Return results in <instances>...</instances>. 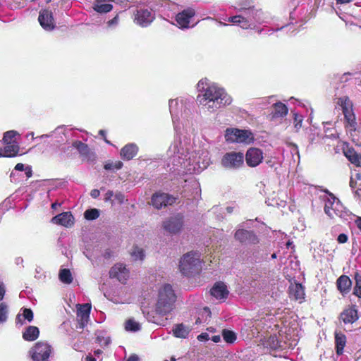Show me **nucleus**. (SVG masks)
Returning <instances> with one entry per match:
<instances>
[{"label":"nucleus","instance_id":"nucleus-1","mask_svg":"<svg viewBox=\"0 0 361 361\" xmlns=\"http://www.w3.org/2000/svg\"><path fill=\"white\" fill-rule=\"evenodd\" d=\"M197 90L199 94L197 97V102L209 112H214L232 102L231 97L224 89L211 83L207 78L198 82Z\"/></svg>","mask_w":361,"mask_h":361},{"label":"nucleus","instance_id":"nucleus-2","mask_svg":"<svg viewBox=\"0 0 361 361\" xmlns=\"http://www.w3.org/2000/svg\"><path fill=\"white\" fill-rule=\"evenodd\" d=\"M324 203L325 214L331 219L338 217L345 224H354L355 226H361V216H358L346 209L340 200L332 193L327 190L319 196Z\"/></svg>","mask_w":361,"mask_h":361},{"label":"nucleus","instance_id":"nucleus-3","mask_svg":"<svg viewBox=\"0 0 361 361\" xmlns=\"http://www.w3.org/2000/svg\"><path fill=\"white\" fill-rule=\"evenodd\" d=\"M185 143L183 144L180 138L176 135L173 142L170 146L168 153L169 161L168 166L170 171L192 173L196 170V167L191 164L190 157H188V152Z\"/></svg>","mask_w":361,"mask_h":361},{"label":"nucleus","instance_id":"nucleus-4","mask_svg":"<svg viewBox=\"0 0 361 361\" xmlns=\"http://www.w3.org/2000/svg\"><path fill=\"white\" fill-rule=\"evenodd\" d=\"M269 15L260 8H250L238 15L229 17L228 21L243 29L255 28L257 25L268 22Z\"/></svg>","mask_w":361,"mask_h":361},{"label":"nucleus","instance_id":"nucleus-5","mask_svg":"<svg viewBox=\"0 0 361 361\" xmlns=\"http://www.w3.org/2000/svg\"><path fill=\"white\" fill-rule=\"evenodd\" d=\"M176 296L172 286L165 284L159 290L155 312L160 316H166L173 309Z\"/></svg>","mask_w":361,"mask_h":361},{"label":"nucleus","instance_id":"nucleus-6","mask_svg":"<svg viewBox=\"0 0 361 361\" xmlns=\"http://www.w3.org/2000/svg\"><path fill=\"white\" fill-rule=\"evenodd\" d=\"M201 254L198 252H189L185 254L180 260V271L185 276L197 273L201 269Z\"/></svg>","mask_w":361,"mask_h":361},{"label":"nucleus","instance_id":"nucleus-7","mask_svg":"<svg viewBox=\"0 0 361 361\" xmlns=\"http://www.w3.org/2000/svg\"><path fill=\"white\" fill-rule=\"evenodd\" d=\"M142 2V0H140ZM147 8H140L135 14L134 21L141 27H147L154 19L157 10L155 0H145L143 2Z\"/></svg>","mask_w":361,"mask_h":361},{"label":"nucleus","instance_id":"nucleus-8","mask_svg":"<svg viewBox=\"0 0 361 361\" xmlns=\"http://www.w3.org/2000/svg\"><path fill=\"white\" fill-rule=\"evenodd\" d=\"M169 110L171 114L173 128L176 133L180 130V127L177 124V121L179 118V115L183 116V115L187 116L188 111H189V102L187 100L180 99H170L169 102Z\"/></svg>","mask_w":361,"mask_h":361},{"label":"nucleus","instance_id":"nucleus-9","mask_svg":"<svg viewBox=\"0 0 361 361\" xmlns=\"http://www.w3.org/2000/svg\"><path fill=\"white\" fill-rule=\"evenodd\" d=\"M225 139L229 142L250 144L253 142L254 136L250 131L247 130L228 128L226 130Z\"/></svg>","mask_w":361,"mask_h":361},{"label":"nucleus","instance_id":"nucleus-10","mask_svg":"<svg viewBox=\"0 0 361 361\" xmlns=\"http://www.w3.org/2000/svg\"><path fill=\"white\" fill-rule=\"evenodd\" d=\"M244 161V154L242 152H231L226 153L221 161V165L228 169L240 168Z\"/></svg>","mask_w":361,"mask_h":361},{"label":"nucleus","instance_id":"nucleus-11","mask_svg":"<svg viewBox=\"0 0 361 361\" xmlns=\"http://www.w3.org/2000/svg\"><path fill=\"white\" fill-rule=\"evenodd\" d=\"M51 347L45 342H38L30 350V353L34 361H47Z\"/></svg>","mask_w":361,"mask_h":361},{"label":"nucleus","instance_id":"nucleus-12","mask_svg":"<svg viewBox=\"0 0 361 361\" xmlns=\"http://www.w3.org/2000/svg\"><path fill=\"white\" fill-rule=\"evenodd\" d=\"M176 202V198L164 192H157L152 197L151 202L156 209H161L163 207L172 205Z\"/></svg>","mask_w":361,"mask_h":361},{"label":"nucleus","instance_id":"nucleus-13","mask_svg":"<svg viewBox=\"0 0 361 361\" xmlns=\"http://www.w3.org/2000/svg\"><path fill=\"white\" fill-rule=\"evenodd\" d=\"M263 152L259 148L251 147L245 154L246 164L250 167L258 166L263 160Z\"/></svg>","mask_w":361,"mask_h":361},{"label":"nucleus","instance_id":"nucleus-14","mask_svg":"<svg viewBox=\"0 0 361 361\" xmlns=\"http://www.w3.org/2000/svg\"><path fill=\"white\" fill-rule=\"evenodd\" d=\"M195 11L192 8H188L178 13L176 16V21L180 28L185 29L190 27V20L194 17Z\"/></svg>","mask_w":361,"mask_h":361},{"label":"nucleus","instance_id":"nucleus-15","mask_svg":"<svg viewBox=\"0 0 361 361\" xmlns=\"http://www.w3.org/2000/svg\"><path fill=\"white\" fill-rule=\"evenodd\" d=\"M235 238L243 244H256L258 243L257 235L253 232L244 228L238 229L235 232Z\"/></svg>","mask_w":361,"mask_h":361},{"label":"nucleus","instance_id":"nucleus-16","mask_svg":"<svg viewBox=\"0 0 361 361\" xmlns=\"http://www.w3.org/2000/svg\"><path fill=\"white\" fill-rule=\"evenodd\" d=\"M38 20L41 26L46 30H52L55 27V23L51 11L44 9L40 11Z\"/></svg>","mask_w":361,"mask_h":361},{"label":"nucleus","instance_id":"nucleus-17","mask_svg":"<svg viewBox=\"0 0 361 361\" xmlns=\"http://www.w3.org/2000/svg\"><path fill=\"white\" fill-rule=\"evenodd\" d=\"M111 278L117 279L120 282L125 283L129 276V271L122 264L114 265L109 271Z\"/></svg>","mask_w":361,"mask_h":361},{"label":"nucleus","instance_id":"nucleus-18","mask_svg":"<svg viewBox=\"0 0 361 361\" xmlns=\"http://www.w3.org/2000/svg\"><path fill=\"white\" fill-rule=\"evenodd\" d=\"M286 195L283 192H273L266 200L268 206L284 208L286 205Z\"/></svg>","mask_w":361,"mask_h":361},{"label":"nucleus","instance_id":"nucleus-19","mask_svg":"<svg viewBox=\"0 0 361 361\" xmlns=\"http://www.w3.org/2000/svg\"><path fill=\"white\" fill-rule=\"evenodd\" d=\"M51 223L61 226H72L75 224V221L71 212H66L53 217Z\"/></svg>","mask_w":361,"mask_h":361},{"label":"nucleus","instance_id":"nucleus-20","mask_svg":"<svg viewBox=\"0 0 361 361\" xmlns=\"http://www.w3.org/2000/svg\"><path fill=\"white\" fill-rule=\"evenodd\" d=\"M211 295L217 300H224L228 295L227 286L223 282H217L210 290Z\"/></svg>","mask_w":361,"mask_h":361},{"label":"nucleus","instance_id":"nucleus-21","mask_svg":"<svg viewBox=\"0 0 361 361\" xmlns=\"http://www.w3.org/2000/svg\"><path fill=\"white\" fill-rule=\"evenodd\" d=\"M290 298L296 300H303L305 298L304 287L299 283H290L288 288Z\"/></svg>","mask_w":361,"mask_h":361},{"label":"nucleus","instance_id":"nucleus-22","mask_svg":"<svg viewBox=\"0 0 361 361\" xmlns=\"http://www.w3.org/2000/svg\"><path fill=\"white\" fill-rule=\"evenodd\" d=\"M336 286L340 293L343 295H345L350 292L352 281L348 276L342 275L337 279Z\"/></svg>","mask_w":361,"mask_h":361},{"label":"nucleus","instance_id":"nucleus-23","mask_svg":"<svg viewBox=\"0 0 361 361\" xmlns=\"http://www.w3.org/2000/svg\"><path fill=\"white\" fill-rule=\"evenodd\" d=\"M5 147L0 148V157H16L20 149L18 143L4 144Z\"/></svg>","mask_w":361,"mask_h":361},{"label":"nucleus","instance_id":"nucleus-24","mask_svg":"<svg viewBox=\"0 0 361 361\" xmlns=\"http://www.w3.org/2000/svg\"><path fill=\"white\" fill-rule=\"evenodd\" d=\"M138 148L135 144H128L124 146L121 150V156L123 159L130 160L137 153Z\"/></svg>","mask_w":361,"mask_h":361},{"label":"nucleus","instance_id":"nucleus-25","mask_svg":"<svg viewBox=\"0 0 361 361\" xmlns=\"http://www.w3.org/2000/svg\"><path fill=\"white\" fill-rule=\"evenodd\" d=\"M90 310L91 306L87 303L80 305L78 309L77 317L82 326H84V324L87 322L90 317Z\"/></svg>","mask_w":361,"mask_h":361},{"label":"nucleus","instance_id":"nucleus-26","mask_svg":"<svg viewBox=\"0 0 361 361\" xmlns=\"http://www.w3.org/2000/svg\"><path fill=\"white\" fill-rule=\"evenodd\" d=\"M344 154L350 163L356 166L361 167V155L355 152L353 148L345 149Z\"/></svg>","mask_w":361,"mask_h":361},{"label":"nucleus","instance_id":"nucleus-27","mask_svg":"<svg viewBox=\"0 0 361 361\" xmlns=\"http://www.w3.org/2000/svg\"><path fill=\"white\" fill-rule=\"evenodd\" d=\"M341 319L345 324H352L358 319L357 312L355 308L347 309L341 314Z\"/></svg>","mask_w":361,"mask_h":361},{"label":"nucleus","instance_id":"nucleus-28","mask_svg":"<svg viewBox=\"0 0 361 361\" xmlns=\"http://www.w3.org/2000/svg\"><path fill=\"white\" fill-rule=\"evenodd\" d=\"M106 0H95L93 4V9L99 13H106L113 9V6L106 4Z\"/></svg>","mask_w":361,"mask_h":361},{"label":"nucleus","instance_id":"nucleus-29","mask_svg":"<svg viewBox=\"0 0 361 361\" xmlns=\"http://www.w3.org/2000/svg\"><path fill=\"white\" fill-rule=\"evenodd\" d=\"M191 331L190 326L183 324H176L173 328V334L177 338H185Z\"/></svg>","mask_w":361,"mask_h":361},{"label":"nucleus","instance_id":"nucleus-30","mask_svg":"<svg viewBox=\"0 0 361 361\" xmlns=\"http://www.w3.org/2000/svg\"><path fill=\"white\" fill-rule=\"evenodd\" d=\"M72 147L75 148L78 151L82 157H83L84 158H86V159L90 158L91 152H90V148L88 147L87 145H86L85 143H84L81 141L77 140L72 143Z\"/></svg>","mask_w":361,"mask_h":361},{"label":"nucleus","instance_id":"nucleus-31","mask_svg":"<svg viewBox=\"0 0 361 361\" xmlns=\"http://www.w3.org/2000/svg\"><path fill=\"white\" fill-rule=\"evenodd\" d=\"M345 121V128L350 131H355L357 128V122L355 116L353 111L343 113Z\"/></svg>","mask_w":361,"mask_h":361},{"label":"nucleus","instance_id":"nucleus-32","mask_svg":"<svg viewBox=\"0 0 361 361\" xmlns=\"http://www.w3.org/2000/svg\"><path fill=\"white\" fill-rule=\"evenodd\" d=\"M273 117L283 118L288 114V109L286 104L279 102L273 104Z\"/></svg>","mask_w":361,"mask_h":361},{"label":"nucleus","instance_id":"nucleus-33","mask_svg":"<svg viewBox=\"0 0 361 361\" xmlns=\"http://www.w3.org/2000/svg\"><path fill=\"white\" fill-rule=\"evenodd\" d=\"M39 334V331L37 326H30L23 332V338L25 341H33L38 338Z\"/></svg>","mask_w":361,"mask_h":361},{"label":"nucleus","instance_id":"nucleus-34","mask_svg":"<svg viewBox=\"0 0 361 361\" xmlns=\"http://www.w3.org/2000/svg\"><path fill=\"white\" fill-rule=\"evenodd\" d=\"M335 343H336V354L338 355H342L343 353L344 347L345 346V343H346L345 336L343 334L336 333Z\"/></svg>","mask_w":361,"mask_h":361},{"label":"nucleus","instance_id":"nucleus-35","mask_svg":"<svg viewBox=\"0 0 361 361\" xmlns=\"http://www.w3.org/2000/svg\"><path fill=\"white\" fill-rule=\"evenodd\" d=\"M281 343L276 335H271L266 339L264 345L267 348L276 350L283 347Z\"/></svg>","mask_w":361,"mask_h":361},{"label":"nucleus","instance_id":"nucleus-36","mask_svg":"<svg viewBox=\"0 0 361 361\" xmlns=\"http://www.w3.org/2000/svg\"><path fill=\"white\" fill-rule=\"evenodd\" d=\"M23 319H27L31 322L33 319V312L30 309L24 308L23 310V314H18L16 319V324L23 325Z\"/></svg>","mask_w":361,"mask_h":361},{"label":"nucleus","instance_id":"nucleus-37","mask_svg":"<svg viewBox=\"0 0 361 361\" xmlns=\"http://www.w3.org/2000/svg\"><path fill=\"white\" fill-rule=\"evenodd\" d=\"M337 104L341 106L343 113L353 111V104L348 97L338 98Z\"/></svg>","mask_w":361,"mask_h":361},{"label":"nucleus","instance_id":"nucleus-38","mask_svg":"<svg viewBox=\"0 0 361 361\" xmlns=\"http://www.w3.org/2000/svg\"><path fill=\"white\" fill-rule=\"evenodd\" d=\"M97 342L102 346L108 345L111 343V338L104 331H97L96 334Z\"/></svg>","mask_w":361,"mask_h":361},{"label":"nucleus","instance_id":"nucleus-39","mask_svg":"<svg viewBox=\"0 0 361 361\" xmlns=\"http://www.w3.org/2000/svg\"><path fill=\"white\" fill-rule=\"evenodd\" d=\"M18 135V133L16 130H8L4 133L2 142L4 144L9 143H18L15 137Z\"/></svg>","mask_w":361,"mask_h":361},{"label":"nucleus","instance_id":"nucleus-40","mask_svg":"<svg viewBox=\"0 0 361 361\" xmlns=\"http://www.w3.org/2000/svg\"><path fill=\"white\" fill-rule=\"evenodd\" d=\"M59 279L61 282L70 284L73 281L72 274L69 269H63L59 272Z\"/></svg>","mask_w":361,"mask_h":361},{"label":"nucleus","instance_id":"nucleus-41","mask_svg":"<svg viewBox=\"0 0 361 361\" xmlns=\"http://www.w3.org/2000/svg\"><path fill=\"white\" fill-rule=\"evenodd\" d=\"M254 8L255 7L252 6V2L250 0H242L238 3V6L235 7V9L240 13L245 11V10Z\"/></svg>","mask_w":361,"mask_h":361},{"label":"nucleus","instance_id":"nucleus-42","mask_svg":"<svg viewBox=\"0 0 361 361\" xmlns=\"http://www.w3.org/2000/svg\"><path fill=\"white\" fill-rule=\"evenodd\" d=\"M222 336L224 340L228 343H233L237 338L236 334L233 331L228 329L223 330Z\"/></svg>","mask_w":361,"mask_h":361},{"label":"nucleus","instance_id":"nucleus-43","mask_svg":"<svg viewBox=\"0 0 361 361\" xmlns=\"http://www.w3.org/2000/svg\"><path fill=\"white\" fill-rule=\"evenodd\" d=\"M130 255L133 257V260H143L145 257V253L143 249L135 246L133 247L132 251L130 252Z\"/></svg>","mask_w":361,"mask_h":361},{"label":"nucleus","instance_id":"nucleus-44","mask_svg":"<svg viewBox=\"0 0 361 361\" xmlns=\"http://www.w3.org/2000/svg\"><path fill=\"white\" fill-rule=\"evenodd\" d=\"M125 329L128 331H137L140 329V325L134 319H130L126 322Z\"/></svg>","mask_w":361,"mask_h":361},{"label":"nucleus","instance_id":"nucleus-45","mask_svg":"<svg viewBox=\"0 0 361 361\" xmlns=\"http://www.w3.org/2000/svg\"><path fill=\"white\" fill-rule=\"evenodd\" d=\"M100 211L98 209H90L85 212L84 217L87 220H94L99 216Z\"/></svg>","mask_w":361,"mask_h":361},{"label":"nucleus","instance_id":"nucleus-46","mask_svg":"<svg viewBox=\"0 0 361 361\" xmlns=\"http://www.w3.org/2000/svg\"><path fill=\"white\" fill-rule=\"evenodd\" d=\"M8 312V305L5 302L0 303V324L6 321Z\"/></svg>","mask_w":361,"mask_h":361},{"label":"nucleus","instance_id":"nucleus-47","mask_svg":"<svg viewBox=\"0 0 361 361\" xmlns=\"http://www.w3.org/2000/svg\"><path fill=\"white\" fill-rule=\"evenodd\" d=\"M123 166V163L121 161H116L114 162H108L105 164L104 169L106 170H118Z\"/></svg>","mask_w":361,"mask_h":361},{"label":"nucleus","instance_id":"nucleus-48","mask_svg":"<svg viewBox=\"0 0 361 361\" xmlns=\"http://www.w3.org/2000/svg\"><path fill=\"white\" fill-rule=\"evenodd\" d=\"M294 126L296 130H298L302 127L303 117L302 115L295 113L294 114Z\"/></svg>","mask_w":361,"mask_h":361},{"label":"nucleus","instance_id":"nucleus-49","mask_svg":"<svg viewBox=\"0 0 361 361\" xmlns=\"http://www.w3.org/2000/svg\"><path fill=\"white\" fill-rule=\"evenodd\" d=\"M171 224L172 226H182L184 224L183 216L181 214H178L173 218Z\"/></svg>","mask_w":361,"mask_h":361},{"label":"nucleus","instance_id":"nucleus-50","mask_svg":"<svg viewBox=\"0 0 361 361\" xmlns=\"http://www.w3.org/2000/svg\"><path fill=\"white\" fill-rule=\"evenodd\" d=\"M114 199L118 204H122L124 202L125 196L123 193L117 192L114 194Z\"/></svg>","mask_w":361,"mask_h":361},{"label":"nucleus","instance_id":"nucleus-51","mask_svg":"<svg viewBox=\"0 0 361 361\" xmlns=\"http://www.w3.org/2000/svg\"><path fill=\"white\" fill-rule=\"evenodd\" d=\"M118 22H119V18H118V16L116 15L114 18H112L111 20H110L107 22L108 27H116L118 25Z\"/></svg>","mask_w":361,"mask_h":361},{"label":"nucleus","instance_id":"nucleus-52","mask_svg":"<svg viewBox=\"0 0 361 361\" xmlns=\"http://www.w3.org/2000/svg\"><path fill=\"white\" fill-rule=\"evenodd\" d=\"M348 238L345 233H341L338 236L337 240L339 243H345L347 242Z\"/></svg>","mask_w":361,"mask_h":361},{"label":"nucleus","instance_id":"nucleus-53","mask_svg":"<svg viewBox=\"0 0 361 361\" xmlns=\"http://www.w3.org/2000/svg\"><path fill=\"white\" fill-rule=\"evenodd\" d=\"M6 289L4 284L2 282H0V301H1L5 295Z\"/></svg>","mask_w":361,"mask_h":361},{"label":"nucleus","instance_id":"nucleus-54","mask_svg":"<svg viewBox=\"0 0 361 361\" xmlns=\"http://www.w3.org/2000/svg\"><path fill=\"white\" fill-rule=\"evenodd\" d=\"M355 285L361 287V274L356 272L355 274Z\"/></svg>","mask_w":361,"mask_h":361},{"label":"nucleus","instance_id":"nucleus-55","mask_svg":"<svg viewBox=\"0 0 361 361\" xmlns=\"http://www.w3.org/2000/svg\"><path fill=\"white\" fill-rule=\"evenodd\" d=\"M353 294L359 298H361V287L355 286L353 289Z\"/></svg>","mask_w":361,"mask_h":361},{"label":"nucleus","instance_id":"nucleus-56","mask_svg":"<svg viewBox=\"0 0 361 361\" xmlns=\"http://www.w3.org/2000/svg\"><path fill=\"white\" fill-rule=\"evenodd\" d=\"M180 227H174V226H172V227H164L166 231V232H169V233H176V232H178L179 230H180Z\"/></svg>","mask_w":361,"mask_h":361},{"label":"nucleus","instance_id":"nucleus-57","mask_svg":"<svg viewBox=\"0 0 361 361\" xmlns=\"http://www.w3.org/2000/svg\"><path fill=\"white\" fill-rule=\"evenodd\" d=\"M114 197V193L111 190H108L105 194L104 200L106 201H110L111 200V198Z\"/></svg>","mask_w":361,"mask_h":361},{"label":"nucleus","instance_id":"nucleus-58","mask_svg":"<svg viewBox=\"0 0 361 361\" xmlns=\"http://www.w3.org/2000/svg\"><path fill=\"white\" fill-rule=\"evenodd\" d=\"M25 175L27 178H30L32 176V167L30 166H27L25 167Z\"/></svg>","mask_w":361,"mask_h":361},{"label":"nucleus","instance_id":"nucleus-59","mask_svg":"<svg viewBox=\"0 0 361 361\" xmlns=\"http://www.w3.org/2000/svg\"><path fill=\"white\" fill-rule=\"evenodd\" d=\"M351 176H354L355 180L356 181H360L361 180V172L355 171V172L352 174Z\"/></svg>","mask_w":361,"mask_h":361},{"label":"nucleus","instance_id":"nucleus-60","mask_svg":"<svg viewBox=\"0 0 361 361\" xmlns=\"http://www.w3.org/2000/svg\"><path fill=\"white\" fill-rule=\"evenodd\" d=\"M100 192L97 189H94L91 191L90 195L92 198H97L99 196Z\"/></svg>","mask_w":361,"mask_h":361},{"label":"nucleus","instance_id":"nucleus-61","mask_svg":"<svg viewBox=\"0 0 361 361\" xmlns=\"http://www.w3.org/2000/svg\"><path fill=\"white\" fill-rule=\"evenodd\" d=\"M25 167L26 166H25V165L23 164L18 163L16 165L15 170L19 171H23L25 170Z\"/></svg>","mask_w":361,"mask_h":361},{"label":"nucleus","instance_id":"nucleus-62","mask_svg":"<svg viewBox=\"0 0 361 361\" xmlns=\"http://www.w3.org/2000/svg\"><path fill=\"white\" fill-rule=\"evenodd\" d=\"M16 5L13 6V7L15 8H23L25 6V4L24 2H16L15 3Z\"/></svg>","mask_w":361,"mask_h":361},{"label":"nucleus","instance_id":"nucleus-63","mask_svg":"<svg viewBox=\"0 0 361 361\" xmlns=\"http://www.w3.org/2000/svg\"><path fill=\"white\" fill-rule=\"evenodd\" d=\"M356 183H357V181L355 180L354 176H351L350 177V186L352 188H355Z\"/></svg>","mask_w":361,"mask_h":361},{"label":"nucleus","instance_id":"nucleus-64","mask_svg":"<svg viewBox=\"0 0 361 361\" xmlns=\"http://www.w3.org/2000/svg\"><path fill=\"white\" fill-rule=\"evenodd\" d=\"M127 361H138V357L137 355H131Z\"/></svg>","mask_w":361,"mask_h":361}]
</instances>
